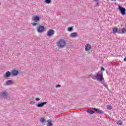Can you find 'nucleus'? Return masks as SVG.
<instances>
[{
  "mask_svg": "<svg viewBox=\"0 0 126 126\" xmlns=\"http://www.w3.org/2000/svg\"><path fill=\"white\" fill-rule=\"evenodd\" d=\"M37 31L38 33H42L45 31V27L44 26H39L37 28Z\"/></svg>",
  "mask_w": 126,
  "mask_h": 126,
  "instance_id": "nucleus-4",
  "label": "nucleus"
},
{
  "mask_svg": "<svg viewBox=\"0 0 126 126\" xmlns=\"http://www.w3.org/2000/svg\"><path fill=\"white\" fill-rule=\"evenodd\" d=\"M112 0V1H116V0Z\"/></svg>",
  "mask_w": 126,
  "mask_h": 126,
  "instance_id": "nucleus-33",
  "label": "nucleus"
},
{
  "mask_svg": "<svg viewBox=\"0 0 126 126\" xmlns=\"http://www.w3.org/2000/svg\"><path fill=\"white\" fill-rule=\"evenodd\" d=\"M30 104H31V105H34V104H35V101H32L30 102Z\"/></svg>",
  "mask_w": 126,
  "mask_h": 126,
  "instance_id": "nucleus-26",
  "label": "nucleus"
},
{
  "mask_svg": "<svg viewBox=\"0 0 126 126\" xmlns=\"http://www.w3.org/2000/svg\"><path fill=\"white\" fill-rule=\"evenodd\" d=\"M95 77L97 80H99L100 82H101L103 86H105V87H106L108 90H109V88H108V84L105 83V80H104V77H103V71H101V74H97Z\"/></svg>",
  "mask_w": 126,
  "mask_h": 126,
  "instance_id": "nucleus-1",
  "label": "nucleus"
},
{
  "mask_svg": "<svg viewBox=\"0 0 126 126\" xmlns=\"http://www.w3.org/2000/svg\"><path fill=\"white\" fill-rule=\"evenodd\" d=\"M47 126H53V123L50 120H47Z\"/></svg>",
  "mask_w": 126,
  "mask_h": 126,
  "instance_id": "nucleus-17",
  "label": "nucleus"
},
{
  "mask_svg": "<svg viewBox=\"0 0 126 126\" xmlns=\"http://www.w3.org/2000/svg\"><path fill=\"white\" fill-rule=\"evenodd\" d=\"M126 27L123 29H119L118 30V33L120 34H126V24H125Z\"/></svg>",
  "mask_w": 126,
  "mask_h": 126,
  "instance_id": "nucleus-7",
  "label": "nucleus"
},
{
  "mask_svg": "<svg viewBox=\"0 0 126 126\" xmlns=\"http://www.w3.org/2000/svg\"><path fill=\"white\" fill-rule=\"evenodd\" d=\"M85 51H89V50H91V45L87 44L85 46Z\"/></svg>",
  "mask_w": 126,
  "mask_h": 126,
  "instance_id": "nucleus-11",
  "label": "nucleus"
},
{
  "mask_svg": "<svg viewBox=\"0 0 126 126\" xmlns=\"http://www.w3.org/2000/svg\"><path fill=\"white\" fill-rule=\"evenodd\" d=\"M46 104H48V102H39L36 104V107H38V108H41L42 107H44Z\"/></svg>",
  "mask_w": 126,
  "mask_h": 126,
  "instance_id": "nucleus-8",
  "label": "nucleus"
},
{
  "mask_svg": "<svg viewBox=\"0 0 126 126\" xmlns=\"http://www.w3.org/2000/svg\"><path fill=\"white\" fill-rule=\"evenodd\" d=\"M73 30V28L72 27H69L67 28V31L69 32H71Z\"/></svg>",
  "mask_w": 126,
  "mask_h": 126,
  "instance_id": "nucleus-20",
  "label": "nucleus"
},
{
  "mask_svg": "<svg viewBox=\"0 0 126 126\" xmlns=\"http://www.w3.org/2000/svg\"><path fill=\"white\" fill-rule=\"evenodd\" d=\"M40 123H41V124H44V123L46 122V120H45V119L44 118H41L40 120Z\"/></svg>",
  "mask_w": 126,
  "mask_h": 126,
  "instance_id": "nucleus-19",
  "label": "nucleus"
},
{
  "mask_svg": "<svg viewBox=\"0 0 126 126\" xmlns=\"http://www.w3.org/2000/svg\"><path fill=\"white\" fill-rule=\"evenodd\" d=\"M105 70H106V69H105V68L102 67L101 68V71H100V72H101L102 73V71H105Z\"/></svg>",
  "mask_w": 126,
  "mask_h": 126,
  "instance_id": "nucleus-24",
  "label": "nucleus"
},
{
  "mask_svg": "<svg viewBox=\"0 0 126 126\" xmlns=\"http://www.w3.org/2000/svg\"><path fill=\"white\" fill-rule=\"evenodd\" d=\"M0 4H1V3H0Z\"/></svg>",
  "mask_w": 126,
  "mask_h": 126,
  "instance_id": "nucleus-34",
  "label": "nucleus"
},
{
  "mask_svg": "<svg viewBox=\"0 0 126 126\" xmlns=\"http://www.w3.org/2000/svg\"><path fill=\"white\" fill-rule=\"evenodd\" d=\"M70 37H71V38H76V37H77V32H72L70 34Z\"/></svg>",
  "mask_w": 126,
  "mask_h": 126,
  "instance_id": "nucleus-10",
  "label": "nucleus"
},
{
  "mask_svg": "<svg viewBox=\"0 0 126 126\" xmlns=\"http://www.w3.org/2000/svg\"><path fill=\"white\" fill-rule=\"evenodd\" d=\"M87 112L89 113V114H91V115L94 114V113H95V112H94V111L91 110V109H89L87 110Z\"/></svg>",
  "mask_w": 126,
  "mask_h": 126,
  "instance_id": "nucleus-16",
  "label": "nucleus"
},
{
  "mask_svg": "<svg viewBox=\"0 0 126 126\" xmlns=\"http://www.w3.org/2000/svg\"><path fill=\"white\" fill-rule=\"evenodd\" d=\"M117 125H118V126H122L123 125V121H119L117 122Z\"/></svg>",
  "mask_w": 126,
  "mask_h": 126,
  "instance_id": "nucleus-21",
  "label": "nucleus"
},
{
  "mask_svg": "<svg viewBox=\"0 0 126 126\" xmlns=\"http://www.w3.org/2000/svg\"><path fill=\"white\" fill-rule=\"evenodd\" d=\"M45 2L46 3H51V2H52V0H45Z\"/></svg>",
  "mask_w": 126,
  "mask_h": 126,
  "instance_id": "nucleus-22",
  "label": "nucleus"
},
{
  "mask_svg": "<svg viewBox=\"0 0 126 126\" xmlns=\"http://www.w3.org/2000/svg\"><path fill=\"white\" fill-rule=\"evenodd\" d=\"M97 5H99V3L98 2H96Z\"/></svg>",
  "mask_w": 126,
  "mask_h": 126,
  "instance_id": "nucleus-30",
  "label": "nucleus"
},
{
  "mask_svg": "<svg viewBox=\"0 0 126 126\" xmlns=\"http://www.w3.org/2000/svg\"><path fill=\"white\" fill-rule=\"evenodd\" d=\"M98 0H94V1H97Z\"/></svg>",
  "mask_w": 126,
  "mask_h": 126,
  "instance_id": "nucleus-32",
  "label": "nucleus"
},
{
  "mask_svg": "<svg viewBox=\"0 0 126 126\" xmlns=\"http://www.w3.org/2000/svg\"><path fill=\"white\" fill-rule=\"evenodd\" d=\"M7 85H12L13 84V82L10 80H8L6 82Z\"/></svg>",
  "mask_w": 126,
  "mask_h": 126,
  "instance_id": "nucleus-14",
  "label": "nucleus"
},
{
  "mask_svg": "<svg viewBox=\"0 0 126 126\" xmlns=\"http://www.w3.org/2000/svg\"><path fill=\"white\" fill-rule=\"evenodd\" d=\"M32 20H33L34 22H37V21H39L40 20V17L38 16H34L32 18Z\"/></svg>",
  "mask_w": 126,
  "mask_h": 126,
  "instance_id": "nucleus-12",
  "label": "nucleus"
},
{
  "mask_svg": "<svg viewBox=\"0 0 126 126\" xmlns=\"http://www.w3.org/2000/svg\"><path fill=\"white\" fill-rule=\"evenodd\" d=\"M124 62H126V57L124 58Z\"/></svg>",
  "mask_w": 126,
  "mask_h": 126,
  "instance_id": "nucleus-29",
  "label": "nucleus"
},
{
  "mask_svg": "<svg viewBox=\"0 0 126 126\" xmlns=\"http://www.w3.org/2000/svg\"><path fill=\"white\" fill-rule=\"evenodd\" d=\"M60 87H61V86L60 85H57L56 86V88H59Z\"/></svg>",
  "mask_w": 126,
  "mask_h": 126,
  "instance_id": "nucleus-27",
  "label": "nucleus"
},
{
  "mask_svg": "<svg viewBox=\"0 0 126 126\" xmlns=\"http://www.w3.org/2000/svg\"><path fill=\"white\" fill-rule=\"evenodd\" d=\"M96 112H97L98 114H104V112L99 109H95Z\"/></svg>",
  "mask_w": 126,
  "mask_h": 126,
  "instance_id": "nucleus-15",
  "label": "nucleus"
},
{
  "mask_svg": "<svg viewBox=\"0 0 126 126\" xmlns=\"http://www.w3.org/2000/svg\"><path fill=\"white\" fill-rule=\"evenodd\" d=\"M93 109L94 110H95V111H96V109H97V108H93Z\"/></svg>",
  "mask_w": 126,
  "mask_h": 126,
  "instance_id": "nucleus-31",
  "label": "nucleus"
},
{
  "mask_svg": "<svg viewBox=\"0 0 126 126\" xmlns=\"http://www.w3.org/2000/svg\"><path fill=\"white\" fill-rule=\"evenodd\" d=\"M11 75V73L9 71H7L5 73V74L4 76V77H5V78H8V77H10Z\"/></svg>",
  "mask_w": 126,
  "mask_h": 126,
  "instance_id": "nucleus-9",
  "label": "nucleus"
},
{
  "mask_svg": "<svg viewBox=\"0 0 126 126\" xmlns=\"http://www.w3.org/2000/svg\"><path fill=\"white\" fill-rule=\"evenodd\" d=\"M12 74H13V75L14 76H16V75H17L18 74V71H17V70H13L12 71Z\"/></svg>",
  "mask_w": 126,
  "mask_h": 126,
  "instance_id": "nucleus-13",
  "label": "nucleus"
},
{
  "mask_svg": "<svg viewBox=\"0 0 126 126\" xmlns=\"http://www.w3.org/2000/svg\"><path fill=\"white\" fill-rule=\"evenodd\" d=\"M113 33L114 34H116V33H117V32H118V33H119V31L118 30V28H114L113 29Z\"/></svg>",
  "mask_w": 126,
  "mask_h": 126,
  "instance_id": "nucleus-18",
  "label": "nucleus"
},
{
  "mask_svg": "<svg viewBox=\"0 0 126 126\" xmlns=\"http://www.w3.org/2000/svg\"><path fill=\"white\" fill-rule=\"evenodd\" d=\"M32 26H36V25H39V24L37 23H34L32 24Z\"/></svg>",
  "mask_w": 126,
  "mask_h": 126,
  "instance_id": "nucleus-25",
  "label": "nucleus"
},
{
  "mask_svg": "<svg viewBox=\"0 0 126 126\" xmlns=\"http://www.w3.org/2000/svg\"><path fill=\"white\" fill-rule=\"evenodd\" d=\"M8 96V93H6L5 91H3L0 94V97L1 98H7Z\"/></svg>",
  "mask_w": 126,
  "mask_h": 126,
  "instance_id": "nucleus-6",
  "label": "nucleus"
},
{
  "mask_svg": "<svg viewBox=\"0 0 126 126\" xmlns=\"http://www.w3.org/2000/svg\"><path fill=\"white\" fill-rule=\"evenodd\" d=\"M118 9L120 10L122 15H125L126 14V8L123 7L121 5H119Z\"/></svg>",
  "mask_w": 126,
  "mask_h": 126,
  "instance_id": "nucleus-3",
  "label": "nucleus"
},
{
  "mask_svg": "<svg viewBox=\"0 0 126 126\" xmlns=\"http://www.w3.org/2000/svg\"><path fill=\"white\" fill-rule=\"evenodd\" d=\"M54 34H55V31L54 30L50 29L47 32L46 36H47V37H51L52 36H54Z\"/></svg>",
  "mask_w": 126,
  "mask_h": 126,
  "instance_id": "nucleus-5",
  "label": "nucleus"
},
{
  "mask_svg": "<svg viewBox=\"0 0 126 126\" xmlns=\"http://www.w3.org/2000/svg\"><path fill=\"white\" fill-rule=\"evenodd\" d=\"M107 109H108V110H112L113 109V107H112V105H107Z\"/></svg>",
  "mask_w": 126,
  "mask_h": 126,
  "instance_id": "nucleus-23",
  "label": "nucleus"
},
{
  "mask_svg": "<svg viewBox=\"0 0 126 126\" xmlns=\"http://www.w3.org/2000/svg\"><path fill=\"white\" fill-rule=\"evenodd\" d=\"M66 42L63 40H60L58 41L57 45L59 48H63V47L65 46Z\"/></svg>",
  "mask_w": 126,
  "mask_h": 126,
  "instance_id": "nucleus-2",
  "label": "nucleus"
},
{
  "mask_svg": "<svg viewBox=\"0 0 126 126\" xmlns=\"http://www.w3.org/2000/svg\"><path fill=\"white\" fill-rule=\"evenodd\" d=\"M35 100H36V101H40V98H39V97H36V98H35Z\"/></svg>",
  "mask_w": 126,
  "mask_h": 126,
  "instance_id": "nucleus-28",
  "label": "nucleus"
}]
</instances>
